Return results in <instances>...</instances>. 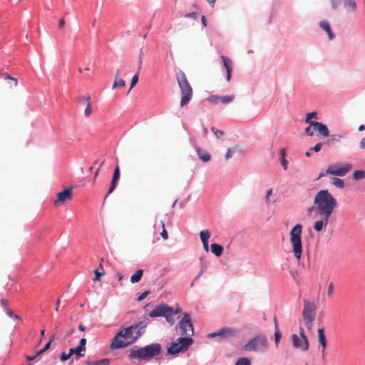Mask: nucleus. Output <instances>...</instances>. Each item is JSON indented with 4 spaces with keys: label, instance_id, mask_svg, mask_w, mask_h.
I'll list each match as a JSON object with an SVG mask.
<instances>
[{
    "label": "nucleus",
    "instance_id": "nucleus-1",
    "mask_svg": "<svg viewBox=\"0 0 365 365\" xmlns=\"http://www.w3.org/2000/svg\"><path fill=\"white\" fill-rule=\"evenodd\" d=\"M147 325L146 321H141L120 329L113 339L110 346V349H118L132 344L141 336L143 330Z\"/></svg>",
    "mask_w": 365,
    "mask_h": 365
},
{
    "label": "nucleus",
    "instance_id": "nucleus-2",
    "mask_svg": "<svg viewBox=\"0 0 365 365\" xmlns=\"http://www.w3.org/2000/svg\"><path fill=\"white\" fill-rule=\"evenodd\" d=\"M315 205L314 210L319 215H327L331 216L334 210L336 207V200L329 192L327 190H322L319 191L314 199ZM314 210V207L309 208L308 211L310 212Z\"/></svg>",
    "mask_w": 365,
    "mask_h": 365
},
{
    "label": "nucleus",
    "instance_id": "nucleus-3",
    "mask_svg": "<svg viewBox=\"0 0 365 365\" xmlns=\"http://www.w3.org/2000/svg\"><path fill=\"white\" fill-rule=\"evenodd\" d=\"M160 350L161 346L159 344H152L144 347L134 346L130 351L129 358L147 360L158 355Z\"/></svg>",
    "mask_w": 365,
    "mask_h": 365
},
{
    "label": "nucleus",
    "instance_id": "nucleus-4",
    "mask_svg": "<svg viewBox=\"0 0 365 365\" xmlns=\"http://www.w3.org/2000/svg\"><path fill=\"white\" fill-rule=\"evenodd\" d=\"M302 225L296 224L290 231L289 242L292 247V251L294 257L299 261L302 254Z\"/></svg>",
    "mask_w": 365,
    "mask_h": 365
},
{
    "label": "nucleus",
    "instance_id": "nucleus-5",
    "mask_svg": "<svg viewBox=\"0 0 365 365\" xmlns=\"http://www.w3.org/2000/svg\"><path fill=\"white\" fill-rule=\"evenodd\" d=\"M176 79L181 93L180 106L187 104L192 97V88L185 73L182 71L176 73Z\"/></svg>",
    "mask_w": 365,
    "mask_h": 365
},
{
    "label": "nucleus",
    "instance_id": "nucleus-6",
    "mask_svg": "<svg viewBox=\"0 0 365 365\" xmlns=\"http://www.w3.org/2000/svg\"><path fill=\"white\" fill-rule=\"evenodd\" d=\"M303 304L302 317L304 324L307 329L311 330L316 317L317 307L314 302L307 299L303 300Z\"/></svg>",
    "mask_w": 365,
    "mask_h": 365
},
{
    "label": "nucleus",
    "instance_id": "nucleus-7",
    "mask_svg": "<svg viewBox=\"0 0 365 365\" xmlns=\"http://www.w3.org/2000/svg\"><path fill=\"white\" fill-rule=\"evenodd\" d=\"M267 347V341L264 336L258 335L250 339L243 347L248 351H264Z\"/></svg>",
    "mask_w": 365,
    "mask_h": 365
},
{
    "label": "nucleus",
    "instance_id": "nucleus-8",
    "mask_svg": "<svg viewBox=\"0 0 365 365\" xmlns=\"http://www.w3.org/2000/svg\"><path fill=\"white\" fill-rule=\"evenodd\" d=\"M192 342L193 340L191 337H180L170 344L168 348V353L170 354H177L180 352L185 351Z\"/></svg>",
    "mask_w": 365,
    "mask_h": 365
},
{
    "label": "nucleus",
    "instance_id": "nucleus-9",
    "mask_svg": "<svg viewBox=\"0 0 365 365\" xmlns=\"http://www.w3.org/2000/svg\"><path fill=\"white\" fill-rule=\"evenodd\" d=\"M177 331L181 336H185V337H190L193 335L194 329L188 314H185L182 319L179 322Z\"/></svg>",
    "mask_w": 365,
    "mask_h": 365
},
{
    "label": "nucleus",
    "instance_id": "nucleus-10",
    "mask_svg": "<svg viewBox=\"0 0 365 365\" xmlns=\"http://www.w3.org/2000/svg\"><path fill=\"white\" fill-rule=\"evenodd\" d=\"M352 169L351 163L341 165L340 163H334L330 165L326 170L327 174L343 177L346 175Z\"/></svg>",
    "mask_w": 365,
    "mask_h": 365
},
{
    "label": "nucleus",
    "instance_id": "nucleus-11",
    "mask_svg": "<svg viewBox=\"0 0 365 365\" xmlns=\"http://www.w3.org/2000/svg\"><path fill=\"white\" fill-rule=\"evenodd\" d=\"M174 314V311L172 307L168 304H163L157 306L153 311L149 313L150 317H163L167 321H169V317Z\"/></svg>",
    "mask_w": 365,
    "mask_h": 365
},
{
    "label": "nucleus",
    "instance_id": "nucleus-12",
    "mask_svg": "<svg viewBox=\"0 0 365 365\" xmlns=\"http://www.w3.org/2000/svg\"><path fill=\"white\" fill-rule=\"evenodd\" d=\"M292 344L294 348L307 351L309 349V341L305 335L303 328H299V336L293 334L292 336Z\"/></svg>",
    "mask_w": 365,
    "mask_h": 365
},
{
    "label": "nucleus",
    "instance_id": "nucleus-13",
    "mask_svg": "<svg viewBox=\"0 0 365 365\" xmlns=\"http://www.w3.org/2000/svg\"><path fill=\"white\" fill-rule=\"evenodd\" d=\"M72 197V187L66 188L57 194V197L53 202V205L54 206L57 207L60 204H63L65 202L71 200Z\"/></svg>",
    "mask_w": 365,
    "mask_h": 365
},
{
    "label": "nucleus",
    "instance_id": "nucleus-14",
    "mask_svg": "<svg viewBox=\"0 0 365 365\" xmlns=\"http://www.w3.org/2000/svg\"><path fill=\"white\" fill-rule=\"evenodd\" d=\"M235 99V96H219L217 95H212L208 98L207 101L212 104H217L220 102L222 104H228L232 102Z\"/></svg>",
    "mask_w": 365,
    "mask_h": 365
},
{
    "label": "nucleus",
    "instance_id": "nucleus-15",
    "mask_svg": "<svg viewBox=\"0 0 365 365\" xmlns=\"http://www.w3.org/2000/svg\"><path fill=\"white\" fill-rule=\"evenodd\" d=\"M320 219L317 220L313 225V228L317 232H321L324 227H326L329 223L331 216L327 215H319Z\"/></svg>",
    "mask_w": 365,
    "mask_h": 365
},
{
    "label": "nucleus",
    "instance_id": "nucleus-16",
    "mask_svg": "<svg viewBox=\"0 0 365 365\" xmlns=\"http://www.w3.org/2000/svg\"><path fill=\"white\" fill-rule=\"evenodd\" d=\"M237 331L232 328H225L220 330L218 332H215L210 334L208 336L210 337H215L217 336H220L222 338H230L236 336Z\"/></svg>",
    "mask_w": 365,
    "mask_h": 365
},
{
    "label": "nucleus",
    "instance_id": "nucleus-17",
    "mask_svg": "<svg viewBox=\"0 0 365 365\" xmlns=\"http://www.w3.org/2000/svg\"><path fill=\"white\" fill-rule=\"evenodd\" d=\"M310 125L319 132V135L324 137H328L329 135V131L326 125L319 122H312L310 123Z\"/></svg>",
    "mask_w": 365,
    "mask_h": 365
},
{
    "label": "nucleus",
    "instance_id": "nucleus-18",
    "mask_svg": "<svg viewBox=\"0 0 365 365\" xmlns=\"http://www.w3.org/2000/svg\"><path fill=\"white\" fill-rule=\"evenodd\" d=\"M119 178H120V168L117 165L115 168V170H114V172H113V178H112V180H111V183H110V188L108 190V194H107L106 197L108 195H110V193H112L113 191L115 190V186L117 185V182H118V181L119 180Z\"/></svg>",
    "mask_w": 365,
    "mask_h": 365
},
{
    "label": "nucleus",
    "instance_id": "nucleus-19",
    "mask_svg": "<svg viewBox=\"0 0 365 365\" xmlns=\"http://www.w3.org/2000/svg\"><path fill=\"white\" fill-rule=\"evenodd\" d=\"M221 58L222 60L224 66L226 68L227 79V81H230V78H231L232 71V61L230 58H228L227 57L225 56H222Z\"/></svg>",
    "mask_w": 365,
    "mask_h": 365
},
{
    "label": "nucleus",
    "instance_id": "nucleus-20",
    "mask_svg": "<svg viewBox=\"0 0 365 365\" xmlns=\"http://www.w3.org/2000/svg\"><path fill=\"white\" fill-rule=\"evenodd\" d=\"M319 26L323 30H324L327 32L329 40H332L334 38V34L331 31L330 24L329 22L326 21H322L319 23Z\"/></svg>",
    "mask_w": 365,
    "mask_h": 365
},
{
    "label": "nucleus",
    "instance_id": "nucleus-21",
    "mask_svg": "<svg viewBox=\"0 0 365 365\" xmlns=\"http://www.w3.org/2000/svg\"><path fill=\"white\" fill-rule=\"evenodd\" d=\"M318 338H319V343L320 346L322 347V352L325 351V349L327 347V339L324 333L323 329H319L318 331Z\"/></svg>",
    "mask_w": 365,
    "mask_h": 365
},
{
    "label": "nucleus",
    "instance_id": "nucleus-22",
    "mask_svg": "<svg viewBox=\"0 0 365 365\" xmlns=\"http://www.w3.org/2000/svg\"><path fill=\"white\" fill-rule=\"evenodd\" d=\"M196 151L197 153L199 158L203 162H208L210 160V155L204 150L197 147Z\"/></svg>",
    "mask_w": 365,
    "mask_h": 365
},
{
    "label": "nucleus",
    "instance_id": "nucleus-23",
    "mask_svg": "<svg viewBox=\"0 0 365 365\" xmlns=\"http://www.w3.org/2000/svg\"><path fill=\"white\" fill-rule=\"evenodd\" d=\"M210 249L211 252L217 257L221 256L223 252V247L215 243L211 245Z\"/></svg>",
    "mask_w": 365,
    "mask_h": 365
},
{
    "label": "nucleus",
    "instance_id": "nucleus-24",
    "mask_svg": "<svg viewBox=\"0 0 365 365\" xmlns=\"http://www.w3.org/2000/svg\"><path fill=\"white\" fill-rule=\"evenodd\" d=\"M274 340L275 344L277 346L279 344V341L281 339V333L279 331V327H278V322L276 317L274 318Z\"/></svg>",
    "mask_w": 365,
    "mask_h": 365
},
{
    "label": "nucleus",
    "instance_id": "nucleus-25",
    "mask_svg": "<svg viewBox=\"0 0 365 365\" xmlns=\"http://www.w3.org/2000/svg\"><path fill=\"white\" fill-rule=\"evenodd\" d=\"M143 274V269H138L136 271V272L131 276L130 277V282L133 284L138 282L140 279L142 278Z\"/></svg>",
    "mask_w": 365,
    "mask_h": 365
},
{
    "label": "nucleus",
    "instance_id": "nucleus-26",
    "mask_svg": "<svg viewBox=\"0 0 365 365\" xmlns=\"http://www.w3.org/2000/svg\"><path fill=\"white\" fill-rule=\"evenodd\" d=\"M210 236L211 234L207 230H202L200 232V237L202 244L208 242V240L210 237Z\"/></svg>",
    "mask_w": 365,
    "mask_h": 365
},
{
    "label": "nucleus",
    "instance_id": "nucleus-27",
    "mask_svg": "<svg viewBox=\"0 0 365 365\" xmlns=\"http://www.w3.org/2000/svg\"><path fill=\"white\" fill-rule=\"evenodd\" d=\"M83 351L80 347H78V346L76 348H71V349H69V352H70L71 356L73 354H76V359H78L80 357L84 356V354L82 353Z\"/></svg>",
    "mask_w": 365,
    "mask_h": 365
},
{
    "label": "nucleus",
    "instance_id": "nucleus-28",
    "mask_svg": "<svg viewBox=\"0 0 365 365\" xmlns=\"http://www.w3.org/2000/svg\"><path fill=\"white\" fill-rule=\"evenodd\" d=\"M86 365H109L110 360L108 359H102L95 361H87Z\"/></svg>",
    "mask_w": 365,
    "mask_h": 365
},
{
    "label": "nucleus",
    "instance_id": "nucleus-29",
    "mask_svg": "<svg viewBox=\"0 0 365 365\" xmlns=\"http://www.w3.org/2000/svg\"><path fill=\"white\" fill-rule=\"evenodd\" d=\"M331 180V184H333L336 187L342 189L345 186L344 180L340 178H332Z\"/></svg>",
    "mask_w": 365,
    "mask_h": 365
},
{
    "label": "nucleus",
    "instance_id": "nucleus-30",
    "mask_svg": "<svg viewBox=\"0 0 365 365\" xmlns=\"http://www.w3.org/2000/svg\"><path fill=\"white\" fill-rule=\"evenodd\" d=\"M77 101L81 104H88V103H91V96L88 93L84 94L80 96Z\"/></svg>",
    "mask_w": 365,
    "mask_h": 365
},
{
    "label": "nucleus",
    "instance_id": "nucleus-31",
    "mask_svg": "<svg viewBox=\"0 0 365 365\" xmlns=\"http://www.w3.org/2000/svg\"><path fill=\"white\" fill-rule=\"evenodd\" d=\"M344 6L349 11H353L356 9V2L354 0H346Z\"/></svg>",
    "mask_w": 365,
    "mask_h": 365
},
{
    "label": "nucleus",
    "instance_id": "nucleus-32",
    "mask_svg": "<svg viewBox=\"0 0 365 365\" xmlns=\"http://www.w3.org/2000/svg\"><path fill=\"white\" fill-rule=\"evenodd\" d=\"M125 86V81L121 78L115 79L112 88H123Z\"/></svg>",
    "mask_w": 365,
    "mask_h": 365
},
{
    "label": "nucleus",
    "instance_id": "nucleus-33",
    "mask_svg": "<svg viewBox=\"0 0 365 365\" xmlns=\"http://www.w3.org/2000/svg\"><path fill=\"white\" fill-rule=\"evenodd\" d=\"M365 178V172L364 170H356L353 173V179L359 180Z\"/></svg>",
    "mask_w": 365,
    "mask_h": 365
},
{
    "label": "nucleus",
    "instance_id": "nucleus-34",
    "mask_svg": "<svg viewBox=\"0 0 365 365\" xmlns=\"http://www.w3.org/2000/svg\"><path fill=\"white\" fill-rule=\"evenodd\" d=\"M317 112H312V113H307L306 115L305 122L307 123L310 124V123L313 122L312 120H311L312 118H317Z\"/></svg>",
    "mask_w": 365,
    "mask_h": 365
},
{
    "label": "nucleus",
    "instance_id": "nucleus-35",
    "mask_svg": "<svg viewBox=\"0 0 365 365\" xmlns=\"http://www.w3.org/2000/svg\"><path fill=\"white\" fill-rule=\"evenodd\" d=\"M250 361L247 358H240L239 359L235 365H250Z\"/></svg>",
    "mask_w": 365,
    "mask_h": 365
},
{
    "label": "nucleus",
    "instance_id": "nucleus-36",
    "mask_svg": "<svg viewBox=\"0 0 365 365\" xmlns=\"http://www.w3.org/2000/svg\"><path fill=\"white\" fill-rule=\"evenodd\" d=\"M160 224H161V226L163 228V230H162L160 235L164 240H167L168 238V234L167 230L165 228V223L163 221H160Z\"/></svg>",
    "mask_w": 365,
    "mask_h": 365
},
{
    "label": "nucleus",
    "instance_id": "nucleus-37",
    "mask_svg": "<svg viewBox=\"0 0 365 365\" xmlns=\"http://www.w3.org/2000/svg\"><path fill=\"white\" fill-rule=\"evenodd\" d=\"M138 81V75L135 74V76H133V78L131 79L129 91L137 84Z\"/></svg>",
    "mask_w": 365,
    "mask_h": 365
},
{
    "label": "nucleus",
    "instance_id": "nucleus-38",
    "mask_svg": "<svg viewBox=\"0 0 365 365\" xmlns=\"http://www.w3.org/2000/svg\"><path fill=\"white\" fill-rule=\"evenodd\" d=\"M211 130L218 138H221L224 135V132L222 130H217L214 127L211 128Z\"/></svg>",
    "mask_w": 365,
    "mask_h": 365
},
{
    "label": "nucleus",
    "instance_id": "nucleus-39",
    "mask_svg": "<svg viewBox=\"0 0 365 365\" xmlns=\"http://www.w3.org/2000/svg\"><path fill=\"white\" fill-rule=\"evenodd\" d=\"M92 113L91 103L86 104V108L84 110V114L86 117H88Z\"/></svg>",
    "mask_w": 365,
    "mask_h": 365
},
{
    "label": "nucleus",
    "instance_id": "nucleus-40",
    "mask_svg": "<svg viewBox=\"0 0 365 365\" xmlns=\"http://www.w3.org/2000/svg\"><path fill=\"white\" fill-rule=\"evenodd\" d=\"M94 274H95V277L93 279V281L96 282V281H99L100 280V277L101 276L104 275L105 272H100L98 271V269H95L94 270Z\"/></svg>",
    "mask_w": 365,
    "mask_h": 365
},
{
    "label": "nucleus",
    "instance_id": "nucleus-41",
    "mask_svg": "<svg viewBox=\"0 0 365 365\" xmlns=\"http://www.w3.org/2000/svg\"><path fill=\"white\" fill-rule=\"evenodd\" d=\"M314 130H315L314 128L309 124V125L305 128V133L309 136H312L314 135Z\"/></svg>",
    "mask_w": 365,
    "mask_h": 365
},
{
    "label": "nucleus",
    "instance_id": "nucleus-42",
    "mask_svg": "<svg viewBox=\"0 0 365 365\" xmlns=\"http://www.w3.org/2000/svg\"><path fill=\"white\" fill-rule=\"evenodd\" d=\"M71 356V355L70 352H68V354H66L65 352H63L60 355V359L62 361H65L69 359Z\"/></svg>",
    "mask_w": 365,
    "mask_h": 365
},
{
    "label": "nucleus",
    "instance_id": "nucleus-43",
    "mask_svg": "<svg viewBox=\"0 0 365 365\" xmlns=\"http://www.w3.org/2000/svg\"><path fill=\"white\" fill-rule=\"evenodd\" d=\"M322 145V143H318L313 148H311L310 150L314 151L315 153H318L319 151L321 150Z\"/></svg>",
    "mask_w": 365,
    "mask_h": 365
},
{
    "label": "nucleus",
    "instance_id": "nucleus-44",
    "mask_svg": "<svg viewBox=\"0 0 365 365\" xmlns=\"http://www.w3.org/2000/svg\"><path fill=\"white\" fill-rule=\"evenodd\" d=\"M86 344V339L85 338H83L80 340V342H79V344L78 345V346L80 347L83 351H85Z\"/></svg>",
    "mask_w": 365,
    "mask_h": 365
},
{
    "label": "nucleus",
    "instance_id": "nucleus-45",
    "mask_svg": "<svg viewBox=\"0 0 365 365\" xmlns=\"http://www.w3.org/2000/svg\"><path fill=\"white\" fill-rule=\"evenodd\" d=\"M330 138H331V140H333V142H334V141L340 142L341 139L342 138V135H341L339 134H334V135H331L330 136Z\"/></svg>",
    "mask_w": 365,
    "mask_h": 365
},
{
    "label": "nucleus",
    "instance_id": "nucleus-46",
    "mask_svg": "<svg viewBox=\"0 0 365 365\" xmlns=\"http://www.w3.org/2000/svg\"><path fill=\"white\" fill-rule=\"evenodd\" d=\"M233 153H234V150L232 148L227 149V152L225 153V159L228 160L230 158H232V155H233Z\"/></svg>",
    "mask_w": 365,
    "mask_h": 365
},
{
    "label": "nucleus",
    "instance_id": "nucleus-47",
    "mask_svg": "<svg viewBox=\"0 0 365 365\" xmlns=\"http://www.w3.org/2000/svg\"><path fill=\"white\" fill-rule=\"evenodd\" d=\"M334 292V284L331 282L328 286L327 294L329 297H331Z\"/></svg>",
    "mask_w": 365,
    "mask_h": 365
},
{
    "label": "nucleus",
    "instance_id": "nucleus-48",
    "mask_svg": "<svg viewBox=\"0 0 365 365\" xmlns=\"http://www.w3.org/2000/svg\"><path fill=\"white\" fill-rule=\"evenodd\" d=\"M149 291H145L143 293H142L138 298H137V301L138 302H141L142 300H143L149 294Z\"/></svg>",
    "mask_w": 365,
    "mask_h": 365
},
{
    "label": "nucleus",
    "instance_id": "nucleus-49",
    "mask_svg": "<svg viewBox=\"0 0 365 365\" xmlns=\"http://www.w3.org/2000/svg\"><path fill=\"white\" fill-rule=\"evenodd\" d=\"M53 339H54V336L53 335L51 336V339L46 344V345L43 348L44 351H46L50 348L51 342L53 341Z\"/></svg>",
    "mask_w": 365,
    "mask_h": 365
},
{
    "label": "nucleus",
    "instance_id": "nucleus-50",
    "mask_svg": "<svg viewBox=\"0 0 365 365\" xmlns=\"http://www.w3.org/2000/svg\"><path fill=\"white\" fill-rule=\"evenodd\" d=\"M185 18H192V19H197V14L196 12H191V13H187L185 15Z\"/></svg>",
    "mask_w": 365,
    "mask_h": 365
},
{
    "label": "nucleus",
    "instance_id": "nucleus-51",
    "mask_svg": "<svg viewBox=\"0 0 365 365\" xmlns=\"http://www.w3.org/2000/svg\"><path fill=\"white\" fill-rule=\"evenodd\" d=\"M331 5H332V7L334 9L336 8L341 3V0H329Z\"/></svg>",
    "mask_w": 365,
    "mask_h": 365
},
{
    "label": "nucleus",
    "instance_id": "nucleus-52",
    "mask_svg": "<svg viewBox=\"0 0 365 365\" xmlns=\"http://www.w3.org/2000/svg\"><path fill=\"white\" fill-rule=\"evenodd\" d=\"M281 164L284 170L287 169L288 162L285 158H281Z\"/></svg>",
    "mask_w": 365,
    "mask_h": 365
},
{
    "label": "nucleus",
    "instance_id": "nucleus-53",
    "mask_svg": "<svg viewBox=\"0 0 365 365\" xmlns=\"http://www.w3.org/2000/svg\"><path fill=\"white\" fill-rule=\"evenodd\" d=\"M359 148L360 149H365V137L363 138L359 142Z\"/></svg>",
    "mask_w": 365,
    "mask_h": 365
},
{
    "label": "nucleus",
    "instance_id": "nucleus-54",
    "mask_svg": "<svg viewBox=\"0 0 365 365\" xmlns=\"http://www.w3.org/2000/svg\"><path fill=\"white\" fill-rule=\"evenodd\" d=\"M65 23H66V21H65L64 19H63V18H61V19L58 21V28H59V29H62V28L64 26Z\"/></svg>",
    "mask_w": 365,
    "mask_h": 365
},
{
    "label": "nucleus",
    "instance_id": "nucleus-55",
    "mask_svg": "<svg viewBox=\"0 0 365 365\" xmlns=\"http://www.w3.org/2000/svg\"><path fill=\"white\" fill-rule=\"evenodd\" d=\"M272 189H270V190H269L267 191V195H266V199H265V200H266V202H267V203H269V197H270V195H272Z\"/></svg>",
    "mask_w": 365,
    "mask_h": 365
},
{
    "label": "nucleus",
    "instance_id": "nucleus-56",
    "mask_svg": "<svg viewBox=\"0 0 365 365\" xmlns=\"http://www.w3.org/2000/svg\"><path fill=\"white\" fill-rule=\"evenodd\" d=\"M279 154L281 156V158H285L286 156V150L284 148H282L279 151Z\"/></svg>",
    "mask_w": 365,
    "mask_h": 365
},
{
    "label": "nucleus",
    "instance_id": "nucleus-57",
    "mask_svg": "<svg viewBox=\"0 0 365 365\" xmlns=\"http://www.w3.org/2000/svg\"><path fill=\"white\" fill-rule=\"evenodd\" d=\"M103 165V162L101 163V165L100 167L97 169V170L96 171L95 173V175H94V178H93V182L96 181V179L98 175V173H99V170H100V168Z\"/></svg>",
    "mask_w": 365,
    "mask_h": 365
},
{
    "label": "nucleus",
    "instance_id": "nucleus-58",
    "mask_svg": "<svg viewBox=\"0 0 365 365\" xmlns=\"http://www.w3.org/2000/svg\"><path fill=\"white\" fill-rule=\"evenodd\" d=\"M202 272H203V269H201V271L198 273V274L197 275V277H195V279H194V281L192 282L191 284V286H193V283L195 280L198 279L201 275L202 274Z\"/></svg>",
    "mask_w": 365,
    "mask_h": 365
},
{
    "label": "nucleus",
    "instance_id": "nucleus-59",
    "mask_svg": "<svg viewBox=\"0 0 365 365\" xmlns=\"http://www.w3.org/2000/svg\"><path fill=\"white\" fill-rule=\"evenodd\" d=\"M332 143H333V140H331V138H329L328 140H327L324 143V144H326V145H329V146H331V145H332Z\"/></svg>",
    "mask_w": 365,
    "mask_h": 365
},
{
    "label": "nucleus",
    "instance_id": "nucleus-60",
    "mask_svg": "<svg viewBox=\"0 0 365 365\" xmlns=\"http://www.w3.org/2000/svg\"><path fill=\"white\" fill-rule=\"evenodd\" d=\"M201 21H202L203 26L205 27L207 26V21H206V19H205V16H201Z\"/></svg>",
    "mask_w": 365,
    "mask_h": 365
},
{
    "label": "nucleus",
    "instance_id": "nucleus-61",
    "mask_svg": "<svg viewBox=\"0 0 365 365\" xmlns=\"http://www.w3.org/2000/svg\"><path fill=\"white\" fill-rule=\"evenodd\" d=\"M116 276L118 277V281H121L123 278V275L120 272H117Z\"/></svg>",
    "mask_w": 365,
    "mask_h": 365
},
{
    "label": "nucleus",
    "instance_id": "nucleus-62",
    "mask_svg": "<svg viewBox=\"0 0 365 365\" xmlns=\"http://www.w3.org/2000/svg\"><path fill=\"white\" fill-rule=\"evenodd\" d=\"M60 302H61L60 299H57L56 303V309H55V310L56 312H58V310H59Z\"/></svg>",
    "mask_w": 365,
    "mask_h": 365
},
{
    "label": "nucleus",
    "instance_id": "nucleus-63",
    "mask_svg": "<svg viewBox=\"0 0 365 365\" xmlns=\"http://www.w3.org/2000/svg\"><path fill=\"white\" fill-rule=\"evenodd\" d=\"M120 71L119 69H117L116 70V72H115V79H118V78H120Z\"/></svg>",
    "mask_w": 365,
    "mask_h": 365
},
{
    "label": "nucleus",
    "instance_id": "nucleus-64",
    "mask_svg": "<svg viewBox=\"0 0 365 365\" xmlns=\"http://www.w3.org/2000/svg\"><path fill=\"white\" fill-rule=\"evenodd\" d=\"M202 245H203V248H204V250H205L206 252H208V251H209L208 242H207V243H204V244H202Z\"/></svg>",
    "mask_w": 365,
    "mask_h": 365
}]
</instances>
